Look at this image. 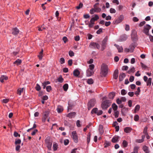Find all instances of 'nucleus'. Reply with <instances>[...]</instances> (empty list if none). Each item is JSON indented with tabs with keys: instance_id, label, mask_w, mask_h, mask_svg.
<instances>
[{
	"instance_id": "1",
	"label": "nucleus",
	"mask_w": 153,
	"mask_h": 153,
	"mask_svg": "<svg viewBox=\"0 0 153 153\" xmlns=\"http://www.w3.org/2000/svg\"><path fill=\"white\" fill-rule=\"evenodd\" d=\"M108 66L105 64H102L101 67L100 74L102 76L105 77L108 73Z\"/></svg>"
},
{
	"instance_id": "2",
	"label": "nucleus",
	"mask_w": 153,
	"mask_h": 153,
	"mask_svg": "<svg viewBox=\"0 0 153 153\" xmlns=\"http://www.w3.org/2000/svg\"><path fill=\"white\" fill-rule=\"evenodd\" d=\"M47 147L49 150H51L52 143V141L49 137H47L45 140Z\"/></svg>"
},
{
	"instance_id": "3",
	"label": "nucleus",
	"mask_w": 153,
	"mask_h": 153,
	"mask_svg": "<svg viewBox=\"0 0 153 153\" xmlns=\"http://www.w3.org/2000/svg\"><path fill=\"white\" fill-rule=\"evenodd\" d=\"M111 102L108 100H106L103 101L101 105L103 109H106L111 105Z\"/></svg>"
},
{
	"instance_id": "4",
	"label": "nucleus",
	"mask_w": 153,
	"mask_h": 153,
	"mask_svg": "<svg viewBox=\"0 0 153 153\" xmlns=\"http://www.w3.org/2000/svg\"><path fill=\"white\" fill-rule=\"evenodd\" d=\"M89 47L91 48L95 49L96 48L99 49L100 46L98 43L94 42H91L89 45Z\"/></svg>"
},
{
	"instance_id": "5",
	"label": "nucleus",
	"mask_w": 153,
	"mask_h": 153,
	"mask_svg": "<svg viewBox=\"0 0 153 153\" xmlns=\"http://www.w3.org/2000/svg\"><path fill=\"white\" fill-rule=\"evenodd\" d=\"M108 37L106 36L102 42L101 50L103 51L105 48L106 45V42L108 41Z\"/></svg>"
},
{
	"instance_id": "6",
	"label": "nucleus",
	"mask_w": 153,
	"mask_h": 153,
	"mask_svg": "<svg viewBox=\"0 0 153 153\" xmlns=\"http://www.w3.org/2000/svg\"><path fill=\"white\" fill-rule=\"evenodd\" d=\"M95 101L94 100L92 99L88 103V109L89 110H90L92 107H94L95 105Z\"/></svg>"
},
{
	"instance_id": "7",
	"label": "nucleus",
	"mask_w": 153,
	"mask_h": 153,
	"mask_svg": "<svg viewBox=\"0 0 153 153\" xmlns=\"http://www.w3.org/2000/svg\"><path fill=\"white\" fill-rule=\"evenodd\" d=\"M137 35L136 31L134 30H132L131 33V37L132 39L134 41H136L137 39Z\"/></svg>"
},
{
	"instance_id": "8",
	"label": "nucleus",
	"mask_w": 153,
	"mask_h": 153,
	"mask_svg": "<svg viewBox=\"0 0 153 153\" xmlns=\"http://www.w3.org/2000/svg\"><path fill=\"white\" fill-rule=\"evenodd\" d=\"M72 138L74 142L77 143L78 141V137L76 131H73L72 132Z\"/></svg>"
},
{
	"instance_id": "9",
	"label": "nucleus",
	"mask_w": 153,
	"mask_h": 153,
	"mask_svg": "<svg viewBox=\"0 0 153 153\" xmlns=\"http://www.w3.org/2000/svg\"><path fill=\"white\" fill-rule=\"evenodd\" d=\"M137 46V44L135 42L131 43L129 46V48L130 50V52H133L135 48Z\"/></svg>"
},
{
	"instance_id": "10",
	"label": "nucleus",
	"mask_w": 153,
	"mask_h": 153,
	"mask_svg": "<svg viewBox=\"0 0 153 153\" xmlns=\"http://www.w3.org/2000/svg\"><path fill=\"white\" fill-rule=\"evenodd\" d=\"M124 18V17L123 15H120L119 18L116 20L114 23L117 24L120 23L123 20Z\"/></svg>"
},
{
	"instance_id": "11",
	"label": "nucleus",
	"mask_w": 153,
	"mask_h": 153,
	"mask_svg": "<svg viewBox=\"0 0 153 153\" xmlns=\"http://www.w3.org/2000/svg\"><path fill=\"white\" fill-rule=\"evenodd\" d=\"M76 114V113L73 112L69 113L67 115V117H69L70 118L74 117Z\"/></svg>"
},
{
	"instance_id": "12",
	"label": "nucleus",
	"mask_w": 153,
	"mask_h": 153,
	"mask_svg": "<svg viewBox=\"0 0 153 153\" xmlns=\"http://www.w3.org/2000/svg\"><path fill=\"white\" fill-rule=\"evenodd\" d=\"M120 139V137L117 136H115L112 139L111 141L114 143H116Z\"/></svg>"
},
{
	"instance_id": "13",
	"label": "nucleus",
	"mask_w": 153,
	"mask_h": 153,
	"mask_svg": "<svg viewBox=\"0 0 153 153\" xmlns=\"http://www.w3.org/2000/svg\"><path fill=\"white\" fill-rule=\"evenodd\" d=\"M126 74L124 73L120 74L119 76V79L120 81H122L126 76Z\"/></svg>"
},
{
	"instance_id": "14",
	"label": "nucleus",
	"mask_w": 153,
	"mask_h": 153,
	"mask_svg": "<svg viewBox=\"0 0 153 153\" xmlns=\"http://www.w3.org/2000/svg\"><path fill=\"white\" fill-rule=\"evenodd\" d=\"M118 70L116 69L114 72L113 77L115 79H117L118 77Z\"/></svg>"
},
{
	"instance_id": "15",
	"label": "nucleus",
	"mask_w": 153,
	"mask_h": 153,
	"mask_svg": "<svg viewBox=\"0 0 153 153\" xmlns=\"http://www.w3.org/2000/svg\"><path fill=\"white\" fill-rule=\"evenodd\" d=\"M93 70H91L89 69H88L87 71V76H91L94 73Z\"/></svg>"
},
{
	"instance_id": "16",
	"label": "nucleus",
	"mask_w": 153,
	"mask_h": 153,
	"mask_svg": "<svg viewBox=\"0 0 153 153\" xmlns=\"http://www.w3.org/2000/svg\"><path fill=\"white\" fill-rule=\"evenodd\" d=\"M19 32V30L17 28H15L13 29L12 33L15 35H17Z\"/></svg>"
},
{
	"instance_id": "17",
	"label": "nucleus",
	"mask_w": 153,
	"mask_h": 153,
	"mask_svg": "<svg viewBox=\"0 0 153 153\" xmlns=\"http://www.w3.org/2000/svg\"><path fill=\"white\" fill-rule=\"evenodd\" d=\"M114 45L116 47L119 52H122L123 51V48L122 46H120L116 44H114Z\"/></svg>"
},
{
	"instance_id": "18",
	"label": "nucleus",
	"mask_w": 153,
	"mask_h": 153,
	"mask_svg": "<svg viewBox=\"0 0 153 153\" xmlns=\"http://www.w3.org/2000/svg\"><path fill=\"white\" fill-rule=\"evenodd\" d=\"M80 74V72L77 69H76L74 71V75L76 77H77Z\"/></svg>"
},
{
	"instance_id": "19",
	"label": "nucleus",
	"mask_w": 153,
	"mask_h": 153,
	"mask_svg": "<svg viewBox=\"0 0 153 153\" xmlns=\"http://www.w3.org/2000/svg\"><path fill=\"white\" fill-rule=\"evenodd\" d=\"M132 129L129 127H126L124 129V131L126 133H129L131 132Z\"/></svg>"
},
{
	"instance_id": "20",
	"label": "nucleus",
	"mask_w": 153,
	"mask_h": 153,
	"mask_svg": "<svg viewBox=\"0 0 153 153\" xmlns=\"http://www.w3.org/2000/svg\"><path fill=\"white\" fill-rule=\"evenodd\" d=\"M127 38V36L126 34H123L120 37V40L121 41H123L126 40Z\"/></svg>"
},
{
	"instance_id": "21",
	"label": "nucleus",
	"mask_w": 153,
	"mask_h": 153,
	"mask_svg": "<svg viewBox=\"0 0 153 153\" xmlns=\"http://www.w3.org/2000/svg\"><path fill=\"white\" fill-rule=\"evenodd\" d=\"M75 103H71L70 102H68V110H71L72 107L75 106Z\"/></svg>"
},
{
	"instance_id": "22",
	"label": "nucleus",
	"mask_w": 153,
	"mask_h": 153,
	"mask_svg": "<svg viewBox=\"0 0 153 153\" xmlns=\"http://www.w3.org/2000/svg\"><path fill=\"white\" fill-rule=\"evenodd\" d=\"M7 79L8 77L7 76L3 75L1 76V77L0 78V80L1 82H4V80H7Z\"/></svg>"
},
{
	"instance_id": "23",
	"label": "nucleus",
	"mask_w": 153,
	"mask_h": 153,
	"mask_svg": "<svg viewBox=\"0 0 153 153\" xmlns=\"http://www.w3.org/2000/svg\"><path fill=\"white\" fill-rule=\"evenodd\" d=\"M57 110L58 113H60L63 111V108L62 106H59L57 108Z\"/></svg>"
},
{
	"instance_id": "24",
	"label": "nucleus",
	"mask_w": 153,
	"mask_h": 153,
	"mask_svg": "<svg viewBox=\"0 0 153 153\" xmlns=\"http://www.w3.org/2000/svg\"><path fill=\"white\" fill-rule=\"evenodd\" d=\"M115 96V93L114 92H111L108 96L109 98L110 99H113Z\"/></svg>"
},
{
	"instance_id": "25",
	"label": "nucleus",
	"mask_w": 153,
	"mask_h": 153,
	"mask_svg": "<svg viewBox=\"0 0 153 153\" xmlns=\"http://www.w3.org/2000/svg\"><path fill=\"white\" fill-rule=\"evenodd\" d=\"M143 150L146 153H149V150L148 148L146 146H144L143 149Z\"/></svg>"
},
{
	"instance_id": "26",
	"label": "nucleus",
	"mask_w": 153,
	"mask_h": 153,
	"mask_svg": "<svg viewBox=\"0 0 153 153\" xmlns=\"http://www.w3.org/2000/svg\"><path fill=\"white\" fill-rule=\"evenodd\" d=\"M139 147L137 146H135L134 148L133 152L131 153H137Z\"/></svg>"
},
{
	"instance_id": "27",
	"label": "nucleus",
	"mask_w": 153,
	"mask_h": 153,
	"mask_svg": "<svg viewBox=\"0 0 153 153\" xmlns=\"http://www.w3.org/2000/svg\"><path fill=\"white\" fill-rule=\"evenodd\" d=\"M53 151H55L57 150L58 148V144L56 143H53Z\"/></svg>"
},
{
	"instance_id": "28",
	"label": "nucleus",
	"mask_w": 153,
	"mask_h": 153,
	"mask_svg": "<svg viewBox=\"0 0 153 153\" xmlns=\"http://www.w3.org/2000/svg\"><path fill=\"white\" fill-rule=\"evenodd\" d=\"M111 144L110 142L105 141L104 144V147L107 148L108 146H110Z\"/></svg>"
},
{
	"instance_id": "29",
	"label": "nucleus",
	"mask_w": 153,
	"mask_h": 153,
	"mask_svg": "<svg viewBox=\"0 0 153 153\" xmlns=\"http://www.w3.org/2000/svg\"><path fill=\"white\" fill-rule=\"evenodd\" d=\"M21 62L22 60H21L18 59L14 62V64L18 65H20Z\"/></svg>"
},
{
	"instance_id": "30",
	"label": "nucleus",
	"mask_w": 153,
	"mask_h": 153,
	"mask_svg": "<svg viewBox=\"0 0 153 153\" xmlns=\"http://www.w3.org/2000/svg\"><path fill=\"white\" fill-rule=\"evenodd\" d=\"M151 27L149 25L147 24L144 27V30H149L151 28Z\"/></svg>"
},
{
	"instance_id": "31",
	"label": "nucleus",
	"mask_w": 153,
	"mask_h": 153,
	"mask_svg": "<svg viewBox=\"0 0 153 153\" xmlns=\"http://www.w3.org/2000/svg\"><path fill=\"white\" fill-rule=\"evenodd\" d=\"M23 91V88H20L18 89L17 93L18 94L20 95L22 93Z\"/></svg>"
},
{
	"instance_id": "32",
	"label": "nucleus",
	"mask_w": 153,
	"mask_h": 153,
	"mask_svg": "<svg viewBox=\"0 0 153 153\" xmlns=\"http://www.w3.org/2000/svg\"><path fill=\"white\" fill-rule=\"evenodd\" d=\"M64 79L61 76H60L57 79V81L60 83H62Z\"/></svg>"
},
{
	"instance_id": "33",
	"label": "nucleus",
	"mask_w": 153,
	"mask_h": 153,
	"mask_svg": "<svg viewBox=\"0 0 153 153\" xmlns=\"http://www.w3.org/2000/svg\"><path fill=\"white\" fill-rule=\"evenodd\" d=\"M135 68L134 67H132L129 71H128V73L130 74L131 73H133L134 72Z\"/></svg>"
},
{
	"instance_id": "34",
	"label": "nucleus",
	"mask_w": 153,
	"mask_h": 153,
	"mask_svg": "<svg viewBox=\"0 0 153 153\" xmlns=\"http://www.w3.org/2000/svg\"><path fill=\"white\" fill-rule=\"evenodd\" d=\"M63 87L65 91H67L68 88V84L66 83L63 85Z\"/></svg>"
},
{
	"instance_id": "35",
	"label": "nucleus",
	"mask_w": 153,
	"mask_h": 153,
	"mask_svg": "<svg viewBox=\"0 0 153 153\" xmlns=\"http://www.w3.org/2000/svg\"><path fill=\"white\" fill-rule=\"evenodd\" d=\"M152 78H149L148 80L146 81L147 85V86L150 85L152 83Z\"/></svg>"
},
{
	"instance_id": "36",
	"label": "nucleus",
	"mask_w": 153,
	"mask_h": 153,
	"mask_svg": "<svg viewBox=\"0 0 153 153\" xmlns=\"http://www.w3.org/2000/svg\"><path fill=\"white\" fill-rule=\"evenodd\" d=\"M91 134L90 132H89L88 133L87 136V142L88 143H89L90 141V138L91 137Z\"/></svg>"
},
{
	"instance_id": "37",
	"label": "nucleus",
	"mask_w": 153,
	"mask_h": 153,
	"mask_svg": "<svg viewBox=\"0 0 153 153\" xmlns=\"http://www.w3.org/2000/svg\"><path fill=\"white\" fill-rule=\"evenodd\" d=\"M140 105H137L135 108L134 113H136L137 111H138L140 109Z\"/></svg>"
},
{
	"instance_id": "38",
	"label": "nucleus",
	"mask_w": 153,
	"mask_h": 153,
	"mask_svg": "<svg viewBox=\"0 0 153 153\" xmlns=\"http://www.w3.org/2000/svg\"><path fill=\"white\" fill-rule=\"evenodd\" d=\"M112 108H113V109L114 111H116L117 108V105L114 103L112 104Z\"/></svg>"
},
{
	"instance_id": "39",
	"label": "nucleus",
	"mask_w": 153,
	"mask_h": 153,
	"mask_svg": "<svg viewBox=\"0 0 153 153\" xmlns=\"http://www.w3.org/2000/svg\"><path fill=\"white\" fill-rule=\"evenodd\" d=\"M134 120L135 121H137L139 119V117L138 115L136 114L134 117Z\"/></svg>"
},
{
	"instance_id": "40",
	"label": "nucleus",
	"mask_w": 153,
	"mask_h": 153,
	"mask_svg": "<svg viewBox=\"0 0 153 153\" xmlns=\"http://www.w3.org/2000/svg\"><path fill=\"white\" fill-rule=\"evenodd\" d=\"M41 88L40 86L38 84H36V86L35 87V89L37 91H39L41 89Z\"/></svg>"
},
{
	"instance_id": "41",
	"label": "nucleus",
	"mask_w": 153,
	"mask_h": 153,
	"mask_svg": "<svg viewBox=\"0 0 153 153\" xmlns=\"http://www.w3.org/2000/svg\"><path fill=\"white\" fill-rule=\"evenodd\" d=\"M97 108H94L91 111V113L92 114L95 113L97 114Z\"/></svg>"
},
{
	"instance_id": "42",
	"label": "nucleus",
	"mask_w": 153,
	"mask_h": 153,
	"mask_svg": "<svg viewBox=\"0 0 153 153\" xmlns=\"http://www.w3.org/2000/svg\"><path fill=\"white\" fill-rule=\"evenodd\" d=\"M127 93V91L124 89H123L121 91V93L122 95H126Z\"/></svg>"
},
{
	"instance_id": "43",
	"label": "nucleus",
	"mask_w": 153,
	"mask_h": 153,
	"mask_svg": "<svg viewBox=\"0 0 153 153\" xmlns=\"http://www.w3.org/2000/svg\"><path fill=\"white\" fill-rule=\"evenodd\" d=\"M122 144L124 147L125 148L128 145V143L125 140H124L123 141Z\"/></svg>"
},
{
	"instance_id": "44",
	"label": "nucleus",
	"mask_w": 153,
	"mask_h": 153,
	"mask_svg": "<svg viewBox=\"0 0 153 153\" xmlns=\"http://www.w3.org/2000/svg\"><path fill=\"white\" fill-rule=\"evenodd\" d=\"M93 80L91 78L88 79L87 81L88 83L89 84H92L93 83Z\"/></svg>"
},
{
	"instance_id": "45",
	"label": "nucleus",
	"mask_w": 153,
	"mask_h": 153,
	"mask_svg": "<svg viewBox=\"0 0 153 153\" xmlns=\"http://www.w3.org/2000/svg\"><path fill=\"white\" fill-rule=\"evenodd\" d=\"M148 127L147 126H145L144 128L143 133L145 134H147L148 133L147 132Z\"/></svg>"
},
{
	"instance_id": "46",
	"label": "nucleus",
	"mask_w": 153,
	"mask_h": 153,
	"mask_svg": "<svg viewBox=\"0 0 153 153\" xmlns=\"http://www.w3.org/2000/svg\"><path fill=\"white\" fill-rule=\"evenodd\" d=\"M140 87H138L137 89V90L135 92V94L137 95V96H138V95H139L140 93Z\"/></svg>"
},
{
	"instance_id": "47",
	"label": "nucleus",
	"mask_w": 153,
	"mask_h": 153,
	"mask_svg": "<svg viewBox=\"0 0 153 153\" xmlns=\"http://www.w3.org/2000/svg\"><path fill=\"white\" fill-rule=\"evenodd\" d=\"M45 29V27L44 26V25H42L41 27H38V30L39 31H42L43 30H44Z\"/></svg>"
},
{
	"instance_id": "48",
	"label": "nucleus",
	"mask_w": 153,
	"mask_h": 153,
	"mask_svg": "<svg viewBox=\"0 0 153 153\" xmlns=\"http://www.w3.org/2000/svg\"><path fill=\"white\" fill-rule=\"evenodd\" d=\"M92 125L91 123H90L85 128L83 129V131H85L88 128H89Z\"/></svg>"
},
{
	"instance_id": "49",
	"label": "nucleus",
	"mask_w": 153,
	"mask_h": 153,
	"mask_svg": "<svg viewBox=\"0 0 153 153\" xmlns=\"http://www.w3.org/2000/svg\"><path fill=\"white\" fill-rule=\"evenodd\" d=\"M83 5V4L82 3H80L78 6L76 7V8L77 9H79L82 7Z\"/></svg>"
},
{
	"instance_id": "50",
	"label": "nucleus",
	"mask_w": 153,
	"mask_h": 153,
	"mask_svg": "<svg viewBox=\"0 0 153 153\" xmlns=\"http://www.w3.org/2000/svg\"><path fill=\"white\" fill-rule=\"evenodd\" d=\"M46 89L47 91L48 92H49L50 91H51V90L52 88L51 87V86H48L46 87Z\"/></svg>"
},
{
	"instance_id": "51",
	"label": "nucleus",
	"mask_w": 153,
	"mask_h": 153,
	"mask_svg": "<svg viewBox=\"0 0 153 153\" xmlns=\"http://www.w3.org/2000/svg\"><path fill=\"white\" fill-rule=\"evenodd\" d=\"M110 12L111 13H114L116 12V11L114 9L111 8L110 9Z\"/></svg>"
},
{
	"instance_id": "52",
	"label": "nucleus",
	"mask_w": 153,
	"mask_h": 153,
	"mask_svg": "<svg viewBox=\"0 0 153 153\" xmlns=\"http://www.w3.org/2000/svg\"><path fill=\"white\" fill-rule=\"evenodd\" d=\"M94 65L93 64H91L89 65V69L91 70H93L94 68Z\"/></svg>"
},
{
	"instance_id": "53",
	"label": "nucleus",
	"mask_w": 153,
	"mask_h": 153,
	"mask_svg": "<svg viewBox=\"0 0 153 153\" xmlns=\"http://www.w3.org/2000/svg\"><path fill=\"white\" fill-rule=\"evenodd\" d=\"M49 112L48 111H45L44 112V114L43 117L47 118L48 116Z\"/></svg>"
},
{
	"instance_id": "54",
	"label": "nucleus",
	"mask_w": 153,
	"mask_h": 153,
	"mask_svg": "<svg viewBox=\"0 0 153 153\" xmlns=\"http://www.w3.org/2000/svg\"><path fill=\"white\" fill-rule=\"evenodd\" d=\"M59 62L62 64L64 63L65 62L64 59L63 58H61L60 59Z\"/></svg>"
},
{
	"instance_id": "55",
	"label": "nucleus",
	"mask_w": 153,
	"mask_h": 153,
	"mask_svg": "<svg viewBox=\"0 0 153 153\" xmlns=\"http://www.w3.org/2000/svg\"><path fill=\"white\" fill-rule=\"evenodd\" d=\"M36 124H34L33 125V127L32 128H30L28 130H27V132H29L30 130L33 129V128H36Z\"/></svg>"
},
{
	"instance_id": "56",
	"label": "nucleus",
	"mask_w": 153,
	"mask_h": 153,
	"mask_svg": "<svg viewBox=\"0 0 153 153\" xmlns=\"http://www.w3.org/2000/svg\"><path fill=\"white\" fill-rule=\"evenodd\" d=\"M102 28H100L97 31L96 33L97 34H100L101 33H102Z\"/></svg>"
},
{
	"instance_id": "57",
	"label": "nucleus",
	"mask_w": 153,
	"mask_h": 153,
	"mask_svg": "<svg viewBox=\"0 0 153 153\" xmlns=\"http://www.w3.org/2000/svg\"><path fill=\"white\" fill-rule=\"evenodd\" d=\"M69 55L71 57L74 56V53L71 51H70L69 52Z\"/></svg>"
},
{
	"instance_id": "58",
	"label": "nucleus",
	"mask_w": 153,
	"mask_h": 153,
	"mask_svg": "<svg viewBox=\"0 0 153 153\" xmlns=\"http://www.w3.org/2000/svg\"><path fill=\"white\" fill-rule=\"evenodd\" d=\"M128 67L127 66H123L122 67V70H123L126 71L128 69Z\"/></svg>"
},
{
	"instance_id": "59",
	"label": "nucleus",
	"mask_w": 153,
	"mask_h": 153,
	"mask_svg": "<svg viewBox=\"0 0 153 153\" xmlns=\"http://www.w3.org/2000/svg\"><path fill=\"white\" fill-rule=\"evenodd\" d=\"M94 9L95 11V12L97 13L100 12L101 10V9L99 7H97V8H96V9Z\"/></svg>"
},
{
	"instance_id": "60",
	"label": "nucleus",
	"mask_w": 153,
	"mask_h": 153,
	"mask_svg": "<svg viewBox=\"0 0 153 153\" xmlns=\"http://www.w3.org/2000/svg\"><path fill=\"white\" fill-rule=\"evenodd\" d=\"M94 12H95V10L94 9H93V8H91L90 10V13L91 14H93Z\"/></svg>"
},
{
	"instance_id": "61",
	"label": "nucleus",
	"mask_w": 153,
	"mask_h": 153,
	"mask_svg": "<svg viewBox=\"0 0 153 153\" xmlns=\"http://www.w3.org/2000/svg\"><path fill=\"white\" fill-rule=\"evenodd\" d=\"M99 127H100V128L99 129V130L100 132V133H102L103 132V130L102 126L100 125Z\"/></svg>"
},
{
	"instance_id": "62",
	"label": "nucleus",
	"mask_w": 153,
	"mask_h": 153,
	"mask_svg": "<svg viewBox=\"0 0 153 153\" xmlns=\"http://www.w3.org/2000/svg\"><path fill=\"white\" fill-rule=\"evenodd\" d=\"M13 135L14 137H16L18 136L19 137H20V135L19 134L16 132L15 131L14 132Z\"/></svg>"
},
{
	"instance_id": "63",
	"label": "nucleus",
	"mask_w": 153,
	"mask_h": 153,
	"mask_svg": "<svg viewBox=\"0 0 153 153\" xmlns=\"http://www.w3.org/2000/svg\"><path fill=\"white\" fill-rule=\"evenodd\" d=\"M68 64L69 65L71 66L72 64V60L71 59H70L68 61Z\"/></svg>"
},
{
	"instance_id": "64",
	"label": "nucleus",
	"mask_w": 153,
	"mask_h": 153,
	"mask_svg": "<svg viewBox=\"0 0 153 153\" xmlns=\"http://www.w3.org/2000/svg\"><path fill=\"white\" fill-rule=\"evenodd\" d=\"M9 101L8 99H4L2 100V102L5 103H7Z\"/></svg>"
}]
</instances>
